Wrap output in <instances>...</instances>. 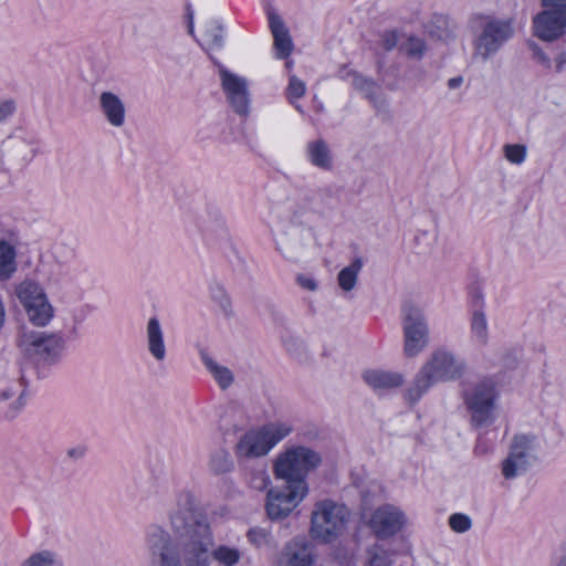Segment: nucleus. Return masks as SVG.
<instances>
[{
  "mask_svg": "<svg viewBox=\"0 0 566 566\" xmlns=\"http://www.w3.org/2000/svg\"><path fill=\"white\" fill-rule=\"evenodd\" d=\"M533 448V438L515 436L507 458L502 462V473L505 479H513L525 472L530 467L528 451Z\"/></svg>",
  "mask_w": 566,
  "mask_h": 566,
  "instance_id": "12",
  "label": "nucleus"
},
{
  "mask_svg": "<svg viewBox=\"0 0 566 566\" xmlns=\"http://www.w3.org/2000/svg\"><path fill=\"white\" fill-rule=\"evenodd\" d=\"M403 514L395 506L385 505L377 509L368 521L369 527L379 538H388L400 531Z\"/></svg>",
  "mask_w": 566,
  "mask_h": 566,
  "instance_id": "14",
  "label": "nucleus"
},
{
  "mask_svg": "<svg viewBox=\"0 0 566 566\" xmlns=\"http://www.w3.org/2000/svg\"><path fill=\"white\" fill-rule=\"evenodd\" d=\"M474 21L479 22L481 29L473 42L474 56L483 61L495 54L514 34L512 20L475 17Z\"/></svg>",
  "mask_w": 566,
  "mask_h": 566,
  "instance_id": "6",
  "label": "nucleus"
},
{
  "mask_svg": "<svg viewBox=\"0 0 566 566\" xmlns=\"http://www.w3.org/2000/svg\"><path fill=\"white\" fill-rule=\"evenodd\" d=\"M187 18H188V31L190 34L193 33V11L191 9V6H187Z\"/></svg>",
  "mask_w": 566,
  "mask_h": 566,
  "instance_id": "41",
  "label": "nucleus"
},
{
  "mask_svg": "<svg viewBox=\"0 0 566 566\" xmlns=\"http://www.w3.org/2000/svg\"><path fill=\"white\" fill-rule=\"evenodd\" d=\"M230 305H231V302H230L229 297L226 294H223L222 300H221V306L223 307L224 311H227L230 307Z\"/></svg>",
  "mask_w": 566,
  "mask_h": 566,
  "instance_id": "44",
  "label": "nucleus"
},
{
  "mask_svg": "<svg viewBox=\"0 0 566 566\" xmlns=\"http://www.w3.org/2000/svg\"><path fill=\"white\" fill-rule=\"evenodd\" d=\"M22 566H61V564L51 552L43 551L30 556Z\"/></svg>",
  "mask_w": 566,
  "mask_h": 566,
  "instance_id": "30",
  "label": "nucleus"
},
{
  "mask_svg": "<svg viewBox=\"0 0 566 566\" xmlns=\"http://www.w3.org/2000/svg\"><path fill=\"white\" fill-rule=\"evenodd\" d=\"M269 28L273 35L276 57L286 59L293 51V41L285 22L274 11L269 12Z\"/></svg>",
  "mask_w": 566,
  "mask_h": 566,
  "instance_id": "16",
  "label": "nucleus"
},
{
  "mask_svg": "<svg viewBox=\"0 0 566 566\" xmlns=\"http://www.w3.org/2000/svg\"><path fill=\"white\" fill-rule=\"evenodd\" d=\"M176 541H171L165 532H156L150 538L153 566H181L182 557L186 566H209V547L212 545L210 526L206 518L197 514L190 499H186L184 507L176 510L170 516Z\"/></svg>",
  "mask_w": 566,
  "mask_h": 566,
  "instance_id": "1",
  "label": "nucleus"
},
{
  "mask_svg": "<svg viewBox=\"0 0 566 566\" xmlns=\"http://www.w3.org/2000/svg\"><path fill=\"white\" fill-rule=\"evenodd\" d=\"M363 378L375 389H390L399 387L403 381L400 374L384 370H367L364 373Z\"/></svg>",
  "mask_w": 566,
  "mask_h": 566,
  "instance_id": "19",
  "label": "nucleus"
},
{
  "mask_svg": "<svg viewBox=\"0 0 566 566\" xmlns=\"http://www.w3.org/2000/svg\"><path fill=\"white\" fill-rule=\"evenodd\" d=\"M17 295L23 304L29 319L36 326L46 325L53 316V308L43 290L34 282L25 281L18 286Z\"/></svg>",
  "mask_w": 566,
  "mask_h": 566,
  "instance_id": "9",
  "label": "nucleus"
},
{
  "mask_svg": "<svg viewBox=\"0 0 566 566\" xmlns=\"http://www.w3.org/2000/svg\"><path fill=\"white\" fill-rule=\"evenodd\" d=\"M557 63V70L560 71L562 67L566 64V54L560 53L556 60Z\"/></svg>",
  "mask_w": 566,
  "mask_h": 566,
  "instance_id": "42",
  "label": "nucleus"
},
{
  "mask_svg": "<svg viewBox=\"0 0 566 566\" xmlns=\"http://www.w3.org/2000/svg\"><path fill=\"white\" fill-rule=\"evenodd\" d=\"M504 154L509 161L521 164L525 158L526 149L522 145H505Z\"/></svg>",
  "mask_w": 566,
  "mask_h": 566,
  "instance_id": "35",
  "label": "nucleus"
},
{
  "mask_svg": "<svg viewBox=\"0 0 566 566\" xmlns=\"http://www.w3.org/2000/svg\"><path fill=\"white\" fill-rule=\"evenodd\" d=\"M248 538L253 545L259 546V547L263 546V545H268L271 542L270 533L266 530L261 528V527L251 528L248 532Z\"/></svg>",
  "mask_w": 566,
  "mask_h": 566,
  "instance_id": "34",
  "label": "nucleus"
},
{
  "mask_svg": "<svg viewBox=\"0 0 566 566\" xmlns=\"http://www.w3.org/2000/svg\"><path fill=\"white\" fill-rule=\"evenodd\" d=\"M209 468L214 474H223L232 471L233 461L227 450L214 451L209 460Z\"/></svg>",
  "mask_w": 566,
  "mask_h": 566,
  "instance_id": "26",
  "label": "nucleus"
},
{
  "mask_svg": "<svg viewBox=\"0 0 566 566\" xmlns=\"http://www.w3.org/2000/svg\"><path fill=\"white\" fill-rule=\"evenodd\" d=\"M349 515L344 504L329 499L316 502L311 513L312 537L322 543L334 542L345 532Z\"/></svg>",
  "mask_w": 566,
  "mask_h": 566,
  "instance_id": "2",
  "label": "nucleus"
},
{
  "mask_svg": "<svg viewBox=\"0 0 566 566\" xmlns=\"http://www.w3.org/2000/svg\"><path fill=\"white\" fill-rule=\"evenodd\" d=\"M14 111V104L11 101L0 103V122L8 118Z\"/></svg>",
  "mask_w": 566,
  "mask_h": 566,
  "instance_id": "38",
  "label": "nucleus"
},
{
  "mask_svg": "<svg viewBox=\"0 0 566 566\" xmlns=\"http://www.w3.org/2000/svg\"><path fill=\"white\" fill-rule=\"evenodd\" d=\"M249 484L252 489L263 491L270 484V476L264 467L253 469L249 472Z\"/></svg>",
  "mask_w": 566,
  "mask_h": 566,
  "instance_id": "31",
  "label": "nucleus"
},
{
  "mask_svg": "<svg viewBox=\"0 0 566 566\" xmlns=\"http://www.w3.org/2000/svg\"><path fill=\"white\" fill-rule=\"evenodd\" d=\"M462 83V78L461 77H453V78H450L449 82H448V86L450 88H455L458 87L460 84Z\"/></svg>",
  "mask_w": 566,
  "mask_h": 566,
  "instance_id": "43",
  "label": "nucleus"
},
{
  "mask_svg": "<svg viewBox=\"0 0 566 566\" xmlns=\"http://www.w3.org/2000/svg\"><path fill=\"white\" fill-rule=\"evenodd\" d=\"M423 40L417 36H408L400 45V51L410 59L419 60L426 52Z\"/></svg>",
  "mask_w": 566,
  "mask_h": 566,
  "instance_id": "29",
  "label": "nucleus"
},
{
  "mask_svg": "<svg viewBox=\"0 0 566 566\" xmlns=\"http://www.w3.org/2000/svg\"><path fill=\"white\" fill-rule=\"evenodd\" d=\"M471 332L481 345H486L489 340L488 322L485 314L482 311H475L471 319Z\"/></svg>",
  "mask_w": 566,
  "mask_h": 566,
  "instance_id": "27",
  "label": "nucleus"
},
{
  "mask_svg": "<svg viewBox=\"0 0 566 566\" xmlns=\"http://www.w3.org/2000/svg\"><path fill=\"white\" fill-rule=\"evenodd\" d=\"M544 8H556L566 11V0H541Z\"/></svg>",
  "mask_w": 566,
  "mask_h": 566,
  "instance_id": "39",
  "label": "nucleus"
},
{
  "mask_svg": "<svg viewBox=\"0 0 566 566\" xmlns=\"http://www.w3.org/2000/svg\"><path fill=\"white\" fill-rule=\"evenodd\" d=\"M14 252L6 242H0V279H8L14 271Z\"/></svg>",
  "mask_w": 566,
  "mask_h": 566,
  "instance_id": "28",
  "label": "nucleus"
},
{
  "mask_svg": "<svg viewBox=\"0 0 566 566\" xmlns=\"http://www.w3.org/2000/svg\"><path fill=\"white\" fill-rule=\"evenodd\" d=\"M291 431V426L282 422L269 423L259 429L249 430L239 438L234 447V454L239 462L264 457Z\"/></svg>",
  "mask_w": 566,
  "mask_h": 566,
  "instance_id": "3",
  "label": "nucleus"
},
{
  "mask_svg": "<svg viewBox=\"0 0 566 566\" xmlns=\"http://www.w3.org/2000/svg\"><path fill=\"white\" fill-rule=\"evenodd\" d=\"M321 463V457L314 450L296 446L281 452L274 461V474L286 484L307 485L305 478Z\"/></svg>",
  "mask_w": 566,
  "mask_h": 566,
  "instance_id": "5",
  "label": "nucleus"
},
{
  "mask_svg": "<svg viewBox=\"0 0 566 566\" xmlns=\"http://www.w3.org/2000/svg\"><path fill=\"white\" fill-rule=\"evenodd\" d=\"M305 94V83L298 80L295 75L290 76V83L286 90L287 98L293 99L301 98Z\"/></svg>",
  "mask_w": 566,
  "mask_h": 566,
  "instance_id": "33",
  "label": "nucleus"
},
{
  "mask_svg": "<svg viewBox=\"0 0 566 566\" xmlns=\"http://www.w3.org/2000/svg\"><path fill=\"white\" fill-rule=\"evenodd\" d=\"M453 38H454V34L450 30L444 31V34L440 35V39L443 40V41H448V40L453 39Z\"/></svg>",
  "mask_w": 566,
  "mask_h": 566,
  "instance_id": "45",
  "label": "nucleus"
},
{
  "mask_svg": "<svg viewBox=\"0 0 566 566\" xmlns=\"http://www.w3.org/2000/svg\"><path fill=\"white\" fill-rule=\"evenodd\" d=\"M566 28V11L545 8L534 18V33L544 41H554L562 36Z\"/></svg>",
  "mask_w": 566,
  "mask_h": 566,
  "instance_id": "13",
  "label": "nucleus"
},
{
  "mask_svg": "<svg viewBox=\"0 0 566 566\" xmlns=\"http://www.w3.org/2000/svg\"><path fill=\"white\" fill-rule=\"evenodd\" d=\"M465 370V365L451 353L437 350L418 375L415 386L409 389L411 400H417L434 382L459 378Z\"/></svg>",
  "mask_w": 566,
  "mask_h": 566,
  "instance_id": "4",
  "label": "nucleus"
},
{
  "mask_svg": "<svg viewBox=\"0 0 566 566\" xmlns=\"http://www.w3.org/2000/svg\"><path fill=\"white\" fill-rule=\"evenodd\" d=\"M297 282L302 287L306 290L314 291L316 289V283L312 277L300 275L297 277Z\"/></svg>",
  "mask_w": 566,
  "mask_h": 566,
  "instance_id": "40",
  "label": "nucleus"
},
{
  "mask_svg": "<svg viewBox=\"0 0 566 566\" xmlns=\"http://www.w3.org/2000/svg\"><path fill=\"white\" fill-rule=\"evenodd\" d=\"M313 548L304 537H295L285 544L280 553L276 566H312Z\"/></svg>",
  "mask_w": 566,
  "mask_h": 566,
  "instance_id": "15",
  "label": "nucleus"
},
{
  "mask_svg": "<svg viewBox=\"0 0 566 566\" xmlns=\"http://www.w3.org/2000/svg\"><path fill=\"white\" fill-rule=\"evenodd\" d=\"M212 42L214 44L219 45L221 43V35L220 34L213 35V41Z\"/></svg>",
  "mask_w": 566,
  "mask_h": 566,
  "instance_id": "46",
  "label": "nucleus"
},
{
  "mask_svg": "<svg viewBox=\"0 0 566 566\" xmlns=\"http://www.w3.org/2000/svg\"><path fill=\"white\" fill-rule=\"evenodd\" d=\"M9 395L7 392H3V398H8Z\"/></svg>",
  "mask_w": 566,
  "mask_h": 566,
  "instance_id": "48",
  "label": "nucleus"
},
{
  "mask_svg": "<svg viewBox=\"0 0 566 566\" xmlns=\"http://www.w3.org/2000/svg\"><path fill=\"white\" fill-rule=\"evenodd\" d=\"M211 556L222 566H235L242 557V552L235 547L219 545L211 552Z\"/></svg>",
  "mask_w": 566,
  "mask_h": 566,
  "instance_id": "25",
  "label": "nucleus"
},
{
  "mask_svg": "<svg viewBox=\"0 0 566 566\" xmlns=\"http://www.w3.org/2000/svg\"><path fill=\"white\" fill-rule=\"evenodd\" d=\"M27 350L44 359L54 356L62 347V338L55 334H31L25 337Z\"/></svg>",
  "mask_w": 566,
  "mask_h": 566,
  "instance_id": "17",
  "label": "nucleus"
},
{
  "mask_svg": "<svg viewBox=\"0 0 566 566\" xmlns=\"http://www.w3.org/2000/svg\"><path fill=\"white\" fill-rule=\"evenodd\" d=\"M361 268L363 261L357 258L338 273L337 281L342 290L348 292L355 287Z\"/></svg>",
  "mask_w": 566,
  "mask_h": 566,
  "instance_id": "24",
  "label": "nucleus"
},
{
  "mask_svg": "<svg viewBox=\"0 0 566 566\" xmlns=\"http://www.w3.org/2000/svg\"><path fill=\"white\" fill-rule=\"evenodd\" d=\"M405 354L413 357L420 353L428 342V326L419 307L412 303L403 305Z\"/></svg>",
  "mask_w": 566,
  "mask_h": 566,
  "instance_id": "8",
  "label": "nucleus"
},
{
  "mask_svg": "<svg viewBox=\"0 0 566 566\" xmlns=\"http://www.w3.org/2000/svg\"><path fill=\"white\" fill-rule=\"evenodd\" d=\"M368 564L369 566H389L390 557L386 549L375 545L368 551Z\"/></svg>",
  "mask_w": 566,
  "mask_h": 566,
  "instance_id": "32",
  "label": "nucleus"
},
{
  "mask_svg": "<svg viewBox=\"0 0 566 566\" xmlns=\"http://www.w3.org/2000/svg\"><path fill=\"white\" fill-rule=\"evenodd\" d=\"M147 342L150 354L157 359L163 360L166 355L164 334L157 318L149 319L147 325Z\"/></svg>",
  "mask_w": 566,
  "mask_h": 566,
  "instance_id": "20",
  "label": "nucleus"
},
{
  "mask_svg": "<svg viewBox=\"0 0 566 566\" xmlns=\"http://www.w3.org/2000/svg\"><path fill=\"white\" fill-rule=\"evenodd\" d=\"M221 87L235 113L247 115L249 111L248 82L222 65H219Z\"/></svg>",
  "mask_w": 566,
  "mask_h": 566,
  "instance_id": "11",
  "label": "nucleus"
},
{
  "mask_svg": "<svg viewBox=\"0 0 566 566\" xmlns=\"http://www.w3.org/2000/svg\"><path fill=\"white\" fill-rule=\"evenodd\" d=\"M340 77L343 80H350L352 85L356 90L363 92L370 99H375L380 93V87L374 81L363 77L354 71H340Z\"/></svg>",
  "mask_w": 566,
  "mask_h": 566,
  "instance_id": "21",
  "label": "nucleus"
},
{
  "mask_svg": "<svg viewBox=\"0 0 566 566\" xmlns=\"http://www.w3.org/2000/svg\"><path fill=\"white\" fill-rule=\"evenodd\" d=\"M291 66H292V62H286V67L291 69Z\"/></svg>",
  "mask_w": 566,
  "mask_h": 566,
  "instance_id": "47",
  "label": "nucleus"
},
{
  "mask_svg": "<svg viewBox=\"0 0 566 566\" xmlns=\"http://www.w3.org/2000/svg\"><path fill=\"white\" fill-rule=\"evenodd\" d=\"M398 34L395 31L385 32L381 35V46L390 51L398 44Z\"/></svg>",
  "mask_w": 566,
  "mask_h": 566,
  "instance_id": "37",
  "label": "nucleus"
},
{
  "mask_svg": "<svg viewBox=\"0 0 566 566\" xmlns=\"http://www.w3.org/2000/svg\"><path fill=\"white\" fill-rule=\"evenodd\" d=\"M496 396L495 381L492 378L480 379L465 389L464 405L474 427H483L492 422Z\"/></svg>",
  "mask_w": 566,
  "mask_h": 566,
  "instance_id": "7",
  "label": "nucleus"
},
{
  "mask_svg": "<svg viewBox=\"0 0 566 566\" xmlns=\"http://www.w3.org/2000/svg\"><path fill=\"white\" fill-rule=\"evenodd\" d=\"M99 106L108 123L120 127L125 123V105L123 101L112 92H103L99 95Z\"/></svg>",
  "mask_w": 566,
  "mask_h": 566,
  "instance_id": "18",
  "label": "nucleus"
},
{
  "mask_svg": "<svg viewBox=\"0 0 566 566\" xmlns=\"http://www.w3.org/2000/svg\"><path fill=\"white\" fill-rule=\"evenodd\" d=\"M307 485L286 484L283 489L270 490L268 493L266 512L270 518L286 517L307 494Z\"/></svg>",
  "mask_w": 566,
  "mask_h": 566,
  "instance_id": "10",
  "label": "nucleus"
},
{
  "mask_svg": "<svg viewBox=\"0 0 566 566\" xmlns=\"http://www.w3.org/2000/svg\"><path fill=\"white\" fill-rule=\"evenodd\" d=\"M202 360L209 371L212 374L213 378L218 382V385L226 389L233 382V374L231 370L224 366L217 364L211 357L207 354H202Z\"/></svg>",
  "mask_w": 566,
  "mask_h": 566,
  "instance_id": "23",
  "label": "nucleus"
},
{
  "mask_svg": "<svg viewBox=\"0 0 566 566\" xmlns=\"http://www.w3.org/2000/svg\"><path fill=\"white\" fill-rule=\"evenodd\" d=\"M450 527L457 533L467 532L471 527V520L464 514H453L449 518Z\"/></svg>",
  "mask_w": 566,
  "mask_h": 566,
  "instance_id": "36",
  "label": "nucleus"
},
{
  "mask_svg": "<svg viewBox=\"0 0 566 566\" xmlns=\"http://www.w3.org/2000/svg\"><path fill=\"white\" fill-rule=\"evenodd\" d=\"M310 159L313 165L329 169L332 166V157L327 145L323 140H316L308 144L307 148Z\"/></svg>",
  "mask_w": 566,
  "mask_h": 566,
  "instance_id": "22",
  "label": "nucleus"
}]
</instances>
